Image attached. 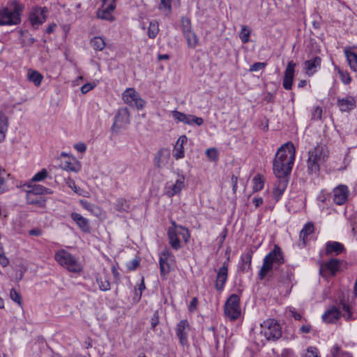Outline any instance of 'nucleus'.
Wrapping results in <instances>:
<instances>
[{
    "label": "nucleus",
    "instance_id": "f257e3e1",
    "mask_svg": "<svg viewBox=\"0 0 357 357\" xmlns=\"http://www.w3.org/2000/svg\"><path fill=\"white\" fill-rule=\"evenodd\" d=\"M284 263V256L281 248L275 245L273 249L268 252L263 259V264L258 273L259 280H264L273 270L280 271V275L275 273V277L278 281L286 283L291 280L293 276L291 268L282 265Z\"/></svg>",
    "mask_w": 357,
    "mask_h": 357
},
{
    "label": "nucleus",
    "instance_id": "f03ea898",
    "mask_svg": "<svg viewBox=\"0 0 357 357\" xmlns=\"http://www.w3.org/2000/svg\"><path fill=\"white\" fill-rule=\"evenodd\" d=\"M295 154V148L291 142L285 143L278 149L273 164V173L277 178H284L290 174Z\"/></svg>",
    "mask_w": 357,
    "mask_h": 357
},
{
    "label": "nucleus",
    "instance_id": "7ed1b4c3",
    "mask_svg": "<svg viewBox=\"0 0 357 357\" xmlns=\"http://www.w3.org/2000/svg\"><path fill=\"white\" fill-rule=\"evenodd\" d=\"M329 157V151L326 145L317 144L308 151L307 160V172L310 174L318 175L320 167Z\"/></svg>",
    "mask_w": 357,
    "mask_h": 357
},
{
    "label": "nucleus",
    "instance_id": "20e7f679",
    "mask_svg": "<svg viewBox=\"0 0 357 357\" xmlns=\"http://www.w3.org/2000/svg\"><path fill=\"white\" fill-rule=\"evenodd\" d=\"M23 6L17 1H12L0 10V26L17 25L21 22Z\"/></svg>",
    "mask_w": 357,
    "mask_h": 357
},
{
    "label": "nucleus",
    "instance_id": "39448f33",
    "mask_svg": "<svg viewBox=\"0 0 357 357\" xmlns=\"http://www.w3.org/2000/svg\"><path fill=\"white\" fill-rule=\"evenodd\" d=\"M54 259L59 265L70 272L77 273L82 270V266L78 259L66 250H58L54 255Z\"/></svg>",
    "mask_w": 357,
    "mask_h": 357
},
{
    "label": "nucleus",
    "instance_id": "423d86ee",
    "mask_svg": "<svg viewBox=\"0 0 357 357\" xmlns=\"http://www.w3.org/2000/svg\"><path fill=\"white\" fill-rule=\"evenodd\" d=\"M240 296L237 294H231L225 302L224 313L225 317L230 321L238 319L241 314L240 306Z\"/></svg>",
    "mask_w": 357,
    "mask_h": 357
},
{
    "label": "nucleus",
    "instance_id": "0eeeda50",
    "mask_svg": "<svg viewBox=\"0 0 357 357\" xmlns=\"http://www.w3.org/2000/svg\"><path fill=\"white\" fill-rule=\"evenodd\" d=\"M340 316L344 317L346 320L352 319V313L349 307L346 304L342 305V310L333 307L328 309L322 315V319L328 324L335 323Z\"/></svg>",
    "mask_w": 357,
    "mask_h": 357
},
{
    "label": "nucleus",
    "instance_id": "6e6552de",
    "mask_svg": "<svg viewBox=\"0 0 357 357\" xmlns=\"http://www.w3.org/2000/svg\"><path fill=\"white\" fill-rule=\"evenodd\" d=\"M130 123V114L128 109L126 107L120 108L115 115L112 130L115 132H119L121 129L126 128Z\"/></svg>",
    "mask_w": 357,
    "mask_h": 357
},
{
    "label": "nucleus",
    "instance_id": "1a4fd4ad",
    "mask_svg": "<svg viewBox=\"0 0 357 357\" xmlns=\"http://www.w3.org/2000/svg\"><path fill=\"white\" fill-rule=\"evenodd\" d=\"M264 336L268 340H278L282 336L281 327L274 320H267L261 324Z\"/></svg>",
    "mask_w": 357,
    "mask_h": 357
},
{
    "label": "nucleus",
    "instance_id": "9d476101",
    "mask_svg": "<svg viewBox=\"0 0 357 357\" xmlns=\"http://www.w3.org/2000/svg\"><path fill=\"white\" fill-rule=\"evenodd\" d=\"M122 98L126 104L137 109H142L145 104L144 100L140 98L138 93L133 88L127 89L123 93Z\"/></svg>",
    "mask_w": 357,
    "mask_h": 357
},
{
    "label": "nucleus",
    "instance_id": "9b49d317",
    "mask_svg": "<svg viewBox=\"0 0 357 357\" xmlns=\"http://www.w3.org/2000/svg\"><path fill=\"white\" fill-rule=\"evenodd\" d=\"M342 261L336 258H331L329 261L323 263L320 266V273L327 275H335L336 273L340 271Z\"/></svg>",
    "mask_w": 357,
    "mask_h": 357
},
{
    "label": "nucleus",
    "instance_id": "f8f14e48",
    "mask_svg": "<svg viewBox=\"0 0 357 357\" xmlns=\"http://www.w3.org/2000/svg\"><path fill=\"white\" fill-rule=\"evenodd\" d=\"M333 201L337 205H343L347 200L349 195V190L346 185H338L333 190Z\"/></svg>",
    "mask_w": 357,
    "mask_h": 357
},
{
    "label": "nucleus",
    "instance_id": "ddd939ff",
    "mask_svg": "<svg viewBox=\"0 0 357 357\" xmlns=\"http://www.w3.org/2000/svg\"><path fill=\"white\" fill-rule=\"evenodd\" d=\"M174 255L171 251L166 248L160 254L159 264L160 271L162 275H165L169 273L171 263L174 261Z\"/></svg>",
    "mask_w": 357,
    "mask_h": 357
},
{
    "label": "nucleus",
    "instance_id": "4468645a",
    "mask_svg": "<svg viewBox=\"0 0 357 357\" xmlns=\"http://www.w3.org/2000/svg\"><path fill=\"white\" fill-rule=\"evenodd\" d=\"M47 10L45 8H33L29 15V20L33 26L38 28L46 19Z\"/></svg>",
    "mask_w": 357,
    "mask_h": 357
},
{
    "label": "nucleus",
    "instance_id": "2eb2a0df",
    "mask_svg": "<svg viewBox=\"0 0 357 357\" xmlns=\"http://www.w3.org/2000/svg\"><path fill=\"white\" fill-rule=\"evenodd\" d=\"M190 326L186 319L180 321L176 325V335L182 345H186L188 342V334L190 331Z\"/></svg>",
    "mask_w": 357,
    "mask_h": 357
},
{
    "label": "nucleus",
    "instance_id": "dca6fc26",
    "mask_svg": "<svg viewBox=\"0 0 357 357\" xmlns=\"http://www.w3.org/2000/svg\"><path fill=\"white\" fill-rule=\"evenodd\" d=\"M228 278V264L224 262L222 266L219 268L217 273L215 287L217 291H221L223 290L225 283Z\"/></svg>",
    "mask_w": 357,
    "mask_h": 357
},
{
    "label": "nucleus",
    "instance_id": "f3484780",
    "mask_svg": "<svg viewBox=\"0 0 357 357\" xmlns=\"http://www.w3.org/2000/svg\"><path fill=\"white\" fill-rule=\"evenodd\" d=\"M295 66L296 63L293 61H290L284 70L282 86L286 90H291L292 88Z\"/></svg>",
    "mask_w": 357,
    "mask_h": 357
},
{
    "label": "nucleus",
    "instance_id": "a211bd4d",
    "mask_svg": "<svg viewBox=\"0 0 357 357\" xmlns=\"http://www.w3.org/2000/svg\"><path fill=\"white\" fill-rule=\"evenodd\" d=\"M102 3H104L102 2ZM115 8V3L108 1L105 5H102V8H99L97 10V17L101 20L112 22L114 20V17L112 13Z\"/></svg>",
    "mask_w": 357,
    "mask_h": 357
},
{
    "label": "nucleus",
    "instance_id": "6ab92c4d",
    "mask_svg": "<svg viewBox=\"0 0 357 357\" xmlns=\"http://www.w3.org/2000/svg\"><path fill=\"white\" fill-rule=\"evenodd\" d=\"M252 251L251 250L243 253L240 257V261L238 265V271L241 273H245L251 270Z\"/></svg>",
    "mask_w": 357,
    "mask_h": 357
},
{
    "label": "nucleus",
    "instance_id": "aec40b11",
    "mask_svg": "<svg viewBox=\"0 0 357 357\" xmlns=\"http://www.w3.org/2000/svg\"><path fill=\"white\" fill-rule=\"evenodd\" d=\"M337 105L342 112H349L356 107V102L354 97L347 95L343 98H338Z\"/></svg>",
    "mask_w": 357,
    "mask_h": 357
},
{
    "label": "nucleus",
    "instance_id": "412c9836",
    "mask_svg": "<svg viewBox=\"0 0 357 357\" xmlns=\"http://www.w3.org/2000/svg\"><path fill=\"white\" fill-rule=\"evenodd\" d=\"M172 227H169L167 231V236L169 241V244L172 248L176 250H179L181 248V242L179 240L178 231H177L178 225L174 221L172 222Z\"/></svg>",
    "mask_w": 357,
    "mask_h": 357
},
{
    "label": "nucleus",
    "instance_id": "4be33fe9",
    "mask_svg": "<svg viewBox=\"0 0 357 357\" xmlns=\"http://www.w3.org/2000/svg\"><path fill=\"white\" fill-rule=\"evenodd\" d=\"M169 158V149L165 148L161 149L154 157V165L158 169L163 168L168 163Z\"/></svg>",
    "mask_w": 357,
    "mask_h": 357
},
{
    "label": "nucleus",
    "instance_id": "5701e85b",
    "mask_svg": "<svg viewBox=\"0 0 357 357\" xmlns=\"http://www.w3.org/2000/svg\"><path fill=\"white\" fill-rule=\"evenodd\" d=\"M321 59L318 56H314L311 59L304 62L305 73L308 76L313 75L321 67Z\"/></svg>",
    "mask_w": 357,
    "mask_h": 357
},
{
    "label": "nucleus",
    "instance_id": "b1692460",
    "mask_svg": "<svg viewBox=\"0 0 357 357\" xmlns=\"http://www.w3.org/2000/svg\"><path fill=\"white\" fill-rule=\"evenodd\" d=\"M70 217L82 231L85 233L90 232L91 227L89 220L88 219L84 218L82 215L75 212L72 213L70 214Z\"/></svg>",
    "mask_w": 357,
    "mask_h": 357
},
{
    "label": "nucleus",
    "instance_id": "393cba45",
    "mask_svg": "<svg viewBox=\"0 0 357 357\" xmlns=\"http://www.w3.org/2000/svg\"><path fill=\"white\" fill-rule=\"evenodd\" d=\"M185 176L180 174L178 176V178L176 180L175 183L168 186L167 193L169 197H173L181 191L185 185Z\"/></svg>",
    "mask_w": 357,
    "mask_h": 357
},
{
    "label": "nucleus",
    "instance_id": "a878e982",
    "mask_svg": "<svg viewBox=\"0 0 357 357\" xmlns=\"http://www.w3.org/2000/svg\"><path fill=\"white\" fill-rule=\"evenodd\" d=\"M187 141L188 138L185 135L180 136L177 139L173 149V155L176 160L184 158L185 153L183 145L187 142Z\"/></svg>",
    "mask_w": 357,
    "mask_h": 357
},
{
    "label": "nucleus",
    "instance_id": "bb28decb",
    "mask_svg": "<svg viewBox=\"0 0 357 357\" xmlns=\"http://www.w3.org/2000/svg\"><path fill=\"white\" fill-rule=\"evenodd\" d=\"M344 250V245L337 241H328L326 244L325 254L328 256L338 255Z\"/></svg>",
    "mask_w": 357,
    "mask_h": 357
},
{
    "label": "nucleus",
    "instance_id": "cd10ccee",
    "mask_svg": "<svg viewBox=\"0 0 357 357\" xmlns=\"http://www.w3.org/2000/svg\"><path fill=\"white\" fill-rule=\"evenodd\" d=\"M26 202L29 204L43 207L45 204V199L39 195H35L31 192H26Z\"/></svg>",
    "mask_w": 357,
    "mask_h": 357
},
{
    "label": "nucleus",
    "instance_id": "c85d7f7f",
    "mask_svg": "<svg viewBox=\"0 0 357 357\" xmlns=\"http://www.w3.org/2000/svg\"><path fill=\"white\" fill-rule=\"evenodd\" d=\"M314 231V224L311 222H307L300 231L299 237L303 241V244L305 245L306 244L307 237L312 234Z\"/></svg>",
    "mask_w": 357,
    "mask_h": 357
},
{
    "label": "nucleus",
    "instance_id": "c756f323",
    "mask_svg": "<svg viewBox=\"0 0 357 357\" xmlns=\"http://www.w3.org/2000/svg\"><path fill=\"white\" fill-rule=\"evenodd\" d=\"M29 188H31L30 190H27L29 192H31L35 195L42 196L43 195L52 194V192L50 189L45 188L42 185H28Z\"/></svg>",
    "mask_w": 357,
    "mask_h": 357
},
{
    "label": "nucleus",
    "instance_id": "7c9ffc66",
    "mask_svg": "<svg viewBox=\"0 0 357 357\" xmlns=\"http://www.w3.org/2000/svg\"><path fill=\"white\" fill-rule=\"evenodd\" d=\"M344 53L351 69L357 72V53L349 50H346Z\"/></svg>",
    "mask_w": 357,
    "mask_h": 357
},
{
    "label": "nucleus",
    "instance_id": "2f4dec72",
    "mask_svg": "<svg viewBox=\"0 0 357 357\" xmlns=\"http://www.w3.org/2000/svg\"><path fill=\"white\" fill-rule=\"evenodd\" d=\"M184 36L187 40L188 46L190 48L194 49L197 47L199 43L197 36L192 31L184 33Z\"/></svg>",
    "mask_w": 357,
    "mask_h": 357
},
{
    "label": "nucleus",
    "instance_id": "473e14b6",
    "mask_svg": "<svg viewBox=\"0 0 357 357\" xmlns=\"http://www.w3.org/2000/svg\"><path fill=\"white\" fill-rule=\"evenodd\" d=\"M288 183L287 178H279V183L278 185L274 188V194L278 197L277 199H279L280 196L284 192Z\"/></svg>",
    "mask_w": 357,
    "mask_h": 357
},
{
    "label": "nucleus",
    "instance_id": "72a5a7b5",
    "mask_svg": "<svg viewBox=\"0 0 357 357\" xmlns=\"http://www.w3.org/2000/svg\"><path fill=\"white\" fill-rule=\"evenodd\" d=\"M7 128V118L3 113H0V142L4 140Z\"/></svg>",
    "mask_w": 357,
    "mask_h": 357
},
{
    "label": "nucleus",
    "instance_id": "f704fd0d",
    "mask_svg": "<svg viewBox=\"0 0 357 357\" xmlns=\"http://www.w3.org/2000/svg\"><path fill=\"white\" fill-rule=\"evenodd\" d=\"M90 44L96 51H102L105 47V42L101 37H93L90 40Z\"/></svg>",
    "mask_w": 357,
    "mask_h": 357
},
{
    "label": "nucleus",
    "instance_id": "c9c22d12",
    "mask_svg": "<svg viewBox=\"0 0 357 357\" xmlns=\"http://www.w3.org/2000/svg\"><path fill=\"white\" fill-rule=\"evenodd\" d=\"M28 79L29 81L34 83L36 86H39L41 84L43 76L40 73L35 70H29Z\"/></svg>",
    "mask_w": 357,
    "mask_h": 357
},
{
    "label": "nucleus",
    "instance_id": "e433bc0d",
    "mask_svg": "<svg viewBox=\"0 0 357 357\" xmlns=\"http://www.w3.org/2000/svg\"><path fill=\"white\" fill-rule=\"evenodd\" d=\"M158 8L165 15H169L172 12V0H160Z\"/></svg>",
    "mask_w": 357,
    "mask_h": 357
},
{
    "label": "nucleus",
    "instance_id": "4c0bfd02",
    "mask_svg": "<svg viewBox=\"0 0 357 357\" xmlns=\"http://www.w3.org/2000/svg\"><path fill=\"white\" fill-rule=\"evenodd\" d=\"M159 31L158 23L156 21H151L148 28V36L150 38H155Z\"/></svg>",
    "mask_w": 357,
    "mask_h": 357
},
{
    "label": "nucleus",
    "instance_id": "58836bf2",
    "mask_svg": "<svg viewBox=\"0 0 357 357\" xmlns=\"http://www.w3.org/2000/svg\"><path fill=\"white\" fill-rule=\"evenodd\" d=\"M335 69L344 84H349L351 82V77L348 72L342 70L339 66H335Z\"/></svg>",
    "mask_w": 357,
    "mask_h": 357
},
{
    "label": "nucleus",
    "instance_id": "ea45409f",
    "mask_svg": "<svg viewBox=\"0 0 357 357\" xmlns=\"http://www.w3.org/2000/svg\"><path fill=\"white\" fill-rule=\"evenodd\" d=\"M96 282L98 284L100 290L106 291L110 289V282L107 278H102L101 277H96Z\"/></svg>",
    "mask_w": 357,
    "mask_h": 357
},
{
    "label": "nucleus",
    "instance_id": "a19ab883",
    "mask_svg": "<svg viewBox=\"0 0 357 357\" xmlns=\"http://www.w3.org/2000/svg\"><path fill=\"white\" fill-rule=\"evenodd\" d=\"M250 32L251 30L248 26L243 25L242 26L241 31L239 33V38L243 43H247L249 41Z\"/></svg>",
    "mask_w": 357,
    "mask_h": 357
},
{
    "label": "nucleus",
    "instance_id": "79ce46f5",
    "mask_svg": "<svg viewBox=\"0 0 357 357\" xmlns=\"http://www.w3.org/2000/svg\"><path fill=\"white\" fill-rule=\"evenodd\" d=\"M331 354L332 357H352L349 353L341 351L337 345L332 347Z\"/></svg>",
    "mask_w": 357,
    "mask_h": 357
},
{
    "label": "nucleus",
    "instance_id": "37998d69",
    "mask_svg": "<svg viewBox=\"0 0 357 357\" xmlns=\"http://www.w3.org/2000/svg\"><path fill=\"white\" fill-rule=\"evenodd\" d=\"M183 123L188 125L195 123L197 126H202L204 123V120L202 118L194 115H187L186 120L184 121Z\"/></svg>",
    "mask_w": 357,
    "mask_h": 357
},
{
    "label": "nucleus",
    "instance_id": "c03bdc74",
    "mask_svg": "<svg viewBox=\"0 0 357 357\" xmlns=\"http://www.w3.org/2000/svg\"><path fill=\"white\" fill-rule=\"evenodd\" d=\"M253 190L255 192L261 190L264 187V180L261 175L257 174L253 178Z\"/></svg>",
    "mask_w": 357,
    "mask_h": 357
},
{
    "label": "nucleus",
    "instance_id": "a18cd8bd",
    "mask_svg": "<svg viewBox=\"0 0 357 357\" xmlns=\"http://www.w3.org/2000/svg\"><path fill=\"white\" fill-rule=\"evenodd\" d=\"M181 28L183 34L190 32L192 30V25L190 20L187 17H182L181 18Z\"/></svg>",
    "mask_w": 357,
    "mask_h": 357
},
{
    "label": "nucleus",
    "instance_id": "49530a36",
    "mask_svg": "<svg viewBox=\"0 0 357 357\" xmlns=\"http://www.w3.org/2000/svg\"><path fill=\"white\" fill-rule=\"evenodd\" d=\"M80 204L84 209L91 212L92 213L96 214L97 211H99V208L96 205L89 203L87 201L80 200Z\"/></svg>",
    "mask_w": 357,
    "mask_h": 357
},
{
    "label": "nucleus",
    "instance_id": "de8ad7c7",
    "mask_svg": "<svg viewBox=\"0 0 357 357\" xmlns=\"http://www.w3.org/2000/svg\"><path fill=\"white\" fill-rule=\"evenodd\" d=\"M116 209L119 211H127L129 209V204L124 199H119L116 201Z\"/></svg>",
    "mask_w": 357,
    "mask_h": 357
},
{
    "label": "nucleus",
    "instance_id": "09e8293b",
    "mask_svg": "<svg viewBox=\"0 0 357 357\" xmlns=\"http://www.w3.org/2000/svg\"><path fill=\"white\" fill-rule=\"evenodd\" d=\"M10 298L12 301L17 303L19 305H22V296L20 294V292L16 291L14 288L10 289Z\"/></svg>",
    "mask_w": 357,
    "mask_h": 357
},
{
    "label": "nucleus",
    "instance_id": "8fccbe9b",
    "mask_svg": "<svg viewBox=\"0 0 357 357\" xmlns=\"http://www.w3.org/2000/svg\"><path fill=\"white\" fill-rule=\"evenodd\" d=\"M47 171L45 169H43L41 171L36 173L31 178L32 182L42 181L47 176Z\"/></svg>",
    "mask_w": 357,
    "mask_h": 357
},
{
    "label": "nucleus",
    "instance_id": "3c124183",
    "mask_svg": "<svg viewBox=\"0 0 357 357\" xmlns=\"http://www.w3.org/2000/svg\"><path fill=\"white\" fill-rule=\"evenodd\" d=\"M206 156L212 161L218 160V151L215 148L208 149L206 151Z\"/></svg>",
    "mask_w": 357,
    "mask_h": 357
},
{
    "label": "nucleus",
    "instance_id": "603ef678",
    "mask_svg": "<svg viewBox=\"0 0 357 357\" xmlns=\"http://www.w3.org/2000/svg\"><path fill=\"white\" fill-rule=\"evenodd\" d=\"M68 186L75 193L79 195L85 196L84 195V190L77 186L73 180L69 179L67 182Z\"/></svg>",
    "mask_w": 357,
    "mask_h": 357
},
{
    "label": "nucleus",
    "instance_id": "864d4df0",
    "mask_svg": "<svg viewBox=\"0 0 357 357\" xmlns=\"http://www.w3.org/2000/svg\"><path fill=\"white\" fill-rule=\"evenodd\" d=\"M62 168L66 171H71L75 172H77L79 170V167L77 165L68 161H66L62 164Z\"/></svg>",
    "mask_w": 357,
    "mask_h": 357
},
{
    "label": "nucleus",
    "instance_id": "5fc2aeb1",
    "mask_svg": "<svg viewBox=\"0 0 357 357\" xmlns=\"http://www.w3.org/2000/svg\"><path fill=\"white\" fill-rule=\"evenodd\" d=\"M172 116L177 121L183 123L184 121L186 120L187 114H185L183 112L174 110L172 112Z\"/></svg>",
    "mask_w": 357,
    "mask_h": 357
},
{
    "label": "nucleus",
    "instance_id": "6e6d98bb",
    "mask_svg": "<svg viewBox=\"0 0 357 357\" xmlns=\"http://www.w3.org/2000/svg\"><path fill=\"white\" fill-rule=\"evenodd\" d=\"M178 227L183 230L182 231H178L179 236L182 237V238L185 243H188L190 237L189 230L187 228H185L182 226H178Z\"/></svg>",
    "mask_w": 357,
    "mask_h": 357
},
{
    "label": "nucleus",
    "instance_id": "4d7b16f0",
    "mask_svg": "<svg viewBox=\"0 0 357 357\" xmlns=\"http://www.w3.org/2000/svg\"><path fill=\"white\" fill-rule=\"evenodd\" d=\"M322 114V109L320 107H316L314 108L312 112V119L313 120L321 119Z\"/></svg>",
    "mask_w": 357,
    "mask_h": 357
},
{
    "label": "nucleus",
    "instance_id": "13d9d810",
    "mask_svg": "<svg viewBox=\"0 0 357 357\" xmlns=\"http://www.w3.org/2000/svg\"><path fill=\"white\" fill-rule=\"evenodd\" d=\"M9 260L5 256L3 248L0 245V265H1L3 267H6L8 265Z\"/></svg>",
    "mask_w": 357,
    "mask_h": 357
},
{
    "label": "nucleus",
    "instance_id": "bf43d9fd",
    "mask_svg": "<svg viewBox=\"0 0 357 357\" xmlns=\"http://www.w3.org/2000/svg\"><path fill=\"white\" fill-rule=\"evenodd\" d=\"M266 66V63L264 62H256L250 66V71H258L264 69Z\"/></svg>",
    "mask_w": 357,
    "mask_h": 357
},
{
    "label": "nucleus",
    "instance_id": "052dcab7",
    "mask_svg": "<svg viewBox=\"0 0 357 357\" xmlns=\"http://www.w3.org/2000/svg\"><path fill=\"white\" fill-rule=\"evenodd\" d=\"M95 87V84L91 83H86L81 87V92L83 94H86L89 91L92 90Z\"/></svg>",
    "mask_w": 357,
    "mask_h": 357
},
{
    "label": "nucleus",
    "instance_id": "680f3d73",
    "mask_svg": "<svg viewBox=\"0 0 357 357\" xmlns=\"http://www.w3.org/2000/svg\"><path fill=\"white\" fill-rule=\"evenodd\" d=\"M74 148L79 153H84L86 150V145L83 142H79L74 144Z\"/></svg>",
    "mask_w": 357,
    "mask_h": 357
},
{
    "label": "nucleus",
    "instance_id": "e2e57ef3",
    "mask_svg": "<svg viewBox=\"0 0 357 357\" xmlns=\"http://www.w3.org/2000/svg\"><path fill=\"white\" fill-rule=\"evenodd\" d=\"M159 323V315H158V312H155V313L153 314L152 318H151V328L153 329H154L155 328V326L158 324Z\"/></svg>",
    "mask_w": 357,
    "mask_h": 357
},
{
    "label": "nucleus",
    "instance_id": "0e129e2a",
    "mask_svg": "<svg viewBox=\"0 0 357 357\" xmlns=\"http://www.w3.org/2000/svg\"><path fill=\"white\" fill-rule=\"evenodd\" d=\"M139 264V261L138 259H133L131 261H130L127 267L129 270H135Z\"/></svg>",
    "mask_w": 357,
    "mask_h": 357
},
{
    "label": "nucleus",
    "instance_id": "69168bd1",
    "mask_svg": "<svg viewBox=\"0 0 357 357\" xmlns=\"http://www.w3.org/2000/svg\"><path fill=\"white\" fill-rule=\"evenodd\" d=\"M299 331L301 333H309L312 331V326L310 324H304Z\"/></svg>",
    "mask_w": 357,
    "mask_h": 357
},
{
    "label": "nucleus",
    "instance_id": "338daca9",
    "mask_svg": "<svg viewBox=\"0 0 357 357\" xmlns=\"http://www.w3.org/2000/svg\"><path fill=\"white\" fill-rule=\"evenodd\" d=\"M198 304V300L196 297L193 298L189 305V311L193 312L196 310Z\"/></svg>",
    "mask_w": 357,
    "mask_h": 357
},
{
    "label": "nucleus",
    "instance_id": "774afa93",
    "mask_svg": "<svg viewBox=\"0 0 357 357\" xmlns=\"http://www.w3.org/2000/svg\"><path fill=\"white\" fill-rule=\"evenodd\" d=\"M305 357H319L317 351L308 349Z\"/></svg>",
    "mask_w": 357,
    "mask_h": 357
}]
</instances>
